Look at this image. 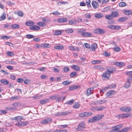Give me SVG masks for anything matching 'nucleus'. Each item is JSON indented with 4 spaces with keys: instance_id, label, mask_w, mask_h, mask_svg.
<instances>
[{
    "instance_id": "1",
    "label": "nucleus",
    "mask_w": 132,
    "mask_h": 132,
    "mask_svg": "<svg viewBox=\"0 0 132 132\" xmlns=\"http://www.w3.org/2000/svg\"><path fill=\"white\" fill-rule=\"evenodd\" d=\"M104 116L103 115H98L94 117L91 119L88 120L89 122L92 123L94 122L95 120H98L102 118Z\"/></svg>"
},
{
    "instance_id": "2",
    "label": "nucleus",
    "mask_w": 132,
    "mask_h": 132,
    "mask_svg": "<svg viewBox=\"0 0 132 132\" xmlns=\"http://www.w3.org/2000/svg\"><path fill=\"white\" fill-rule=\"evenodd\" d=\"M110 73L109 72L104 73L102 75V78L103 80L108 79L110 77Z\"/></svg>"
},
{
    "instance_id": "3",
    "label": "nucleus",
    "mask_w": 132,
    "mask_h": 132,
    "mask_svg": "<svg viewBox=\"0 0 132 132\" xmlns=\"http://www.w3.org/2000/svg\"><path fill=\"white\" fill-rule=\"evenodd\" d=\"M70 112L69 111H64L56 113L55 114V115L56 116L59 117L64 116L69 114Z\"/></svg>"
},
{
    "instance_id": "4",
    "label": "nucleus",
    "mask_w": 132,
    "mask_h": 132,
    "mask_svg": "<svg viewBox=\"0 0 132 132\" xmlns=\"http://www.w3.org/2000/svg\"><path fill=\"white\" fill-rule=\"evenodd\" d=\"M119 109L123 112H129L131 110V108L128 106L127 107H122L120 108Z\"/></svg>"
},
{
    "instance_id": "5",
    "label": "nucleus",
    "mask_w": 132,
    "mask_h": 132,
    "mask_svg": "<svg viewBox=\"0 0 132 132\" xmlns=\"http://www.w3.org/2000/svg\"><path fill=\"white\" fill-rule=\"evenodd\" d=\"M28 122L27 121H20L18 123H16L15 125L18 126H26L28 124Z\"/></svg>"
},
{
    "instance_id": "6",
    "label": "nucleus",
    "mask_w": 132,
    "mask_h": 132,
    "mask_svg": "<svg viewBox=\"0 0 132 132\" xmlns=\"http://www.w3.org/2000/svg\"><path fill=\"white\" fill-rule=\"evenodd\" d=\"M85 128V126L83 124L80 123L78 125L77 127L75 129L76 131L81 130Z\"/></svg>"
},
{
    "instance_id": "7",
    "label": "nucleus",
    "mask_w": 132,
    "mask_h": 132,
    "mask_svg": "<svg viewBox=\"0 0 132 132\" xmlns=\"http://www.w3.org/2000/svg\"><path fill=\"white\" fill-rule=\"evenodd\" d=\"M52 119L50 118H48L42 120L40 123L42 124H45L51 122Z\"/></svg>"
},
{
    "instance_id": "8",
    "label": "nucleus",
    "mask_w": 132,
    "mask_h": 132,
    "mask_svg": "<svg viewBox=\"0 0 132 132\" xmlns=\"http://www.w3.org/2000/svg\"><path fill=\"white\" fill-rule=\"evenodd\" d=\"M118 12L119 11L117 10L113 11L111 13V15L112 16L113 18L118 17L119 16Z\"/></svg>"
},
{
    "instance_id": "9",
    "label": "nucleus",
    "mask_w": 132,
    "mask_h": 132,
    "mask_svg": "<svg viewBox=\"0 0 132 132\" xmlns=\"http://www.w3.org/2000/svg\"><path fill=\"white\" fill-rule=\"evenodd\" d=\"M115 93L116 92L114 90H110L109 91L106 93V95L107 97H109L111 96L114 95Z\"/></svg>"
},
{
    "instance_id": "10",
    "label": "nucleus",
    "mask_w": 132,
    "mask_h": 132,
    "mask_svg": "<svg viewBox=\"0 0 132 132\" xmlns=\"http://www.w3.org/2000/svg\"><path fill=\"white\" fill-rule=\"evenodd\" d=\"M106 70L110 74L113 73V72L116 70V69L113 67H111L109 68H106Z\"/></svg>"
},
{
    "instance_id": "11",
    "label": "nucleus",
    "mask_w": 132,
    "mask_h": 132,
    "mask_svg": "<svg viewBox=\"0 0 132 132\" xmlns=\"http://www.w3.org/2000/svg\"><path fill=\"white\" fill-rule=\"evenodd\" d=\"M131 129V128L130 127H125L123 128L121 130L118 131V132H127L129 130Z\"/></svg>"
},
{
    "instance_id": "12",
    "label": "nucleus",
    "mask_w": 132,
    "mask_h": 132,
    "mask_svg": "<svg viewBox=\"0 0 132 132\" xmlns=\"http://www.w3.org/2000/svg\"><path fill=\"white\" fill-rule=\"evenodd\" d=\"M40 27L36 25H34L30 27V29L31 30H38L40 29Z\"/></svg>"
},
{
    "instance_id": "13",
    "label": "nucleus",
    "mask_w": 132,
    "mask_h": 132,
    "mask_svg": "<svg viewBox=\"0 0 132 132\" xmlns=\"http://www.w3.org/2000/svg\"><path fill=\"white\" fill-rule=\"evenodd\" d=\"M127 20V18L126 17H122L119 18L118 20V21L119 22H124Z\"/></svg>"
},
{
    "instance_id": "14",
    "label": "nucleus",
    "mask_w": 132,
    "mask_h": 132,
    "mask_svg": "<svg viewBox=\"0 0 132 132\" xmlns=\"http://www.w3.org/2000/svg\"><path fill=\"white\" fill-rule=\"evenodd\" d=\"M71 68L75 71H78L80 70L79 67L76 65H73L71 67Z\"/></svg>"
},
{
    "instance_id": "15",
    "label": "nucleus",
    "mask_w": 132,
    "mask_h": 132,
    "mask_svg": "<svg viewBox=\"0 0 132 132\" xmlns=\"http://www.w3.org/2000/svg\"><path fill=\"white\" fill-rule=\"evenodd\" d=\"M93 89V88H88L86 94L87 95H89L92 94Z\"/></svg>"
},
{
    "instance_id": "16",
    "label": "nucleus",
    "mask_w": 132,
    "mask_h": 132,
    "mask_svg": "<svg viewBox=\"0 0 132 132\" xmlns=\"http://www.w3.org/2000/svg\"><path fill=\"white\" fill-rule=\"evenodd\" d=\"M1 82L5 85H8L9 83V82L5 79H2L0 80Z\"/></svg>"
},
{
    "instance_id": "17",
    "label": "nucleus",
    "mask_w": 132,
    "mask_h": 132,
    "mask_svg": "<svg viewBox=\"0 0 132 132\" xmlns=\"http://www.w3.org/2000/svg\"><path fill=\"white\" fill-rule=\"evenodd\" d=\"M116 86L115 84H112V85H109L108 86L105 87V89H111L112 88H114Z\"/></svg>"
},
{
    "instance_id": "18",
    "label": "nucleus",
    "mask_w": 132,
    "mask_h": 132,
    "mask_svg": "<svg viewBox=\"0 0 132 132\" xmlns=\"http://www.w3.org/2000/svg\"><path fill=\"white\" fill-rule=\"evenodd\" d=\"M22 117H21L20 116H19L17 117H14L13 118V120H17V121H20L22 119Z\"/></svg>"
},
{
    "instance_id": "19",
    "label": "nucleus",
    "mask_w": 132,
    "mask_h": 132,
    "mask_svg": "<svg viewBox=\"0 0 132 132\" xmlns=\"http://www.w3.org/2000/svg\"><path fill=\"white\" fill-rule=\"evenodd\" d=\"M58 22L60 23L64 22L67 21V19L65 18H60L58 19Z\"/></svg>"
},
{
    "instance_id": "20",
    "label": "nucleus",
    "mask_w": 132,
    "mask_h": 132,
    "mask_svg": "<svg viewBox=\"0 0 132 132\" xmlns=\"http://www.w3.org/2000/svg\"><path fill=\"white\" fill-rule=\"evenodd\" d=\"M97 44L94 43L91 45V48L92 51H94L97 48Z\"/></svg>"
},
{
    "instance_id": "21",
    "label": "nucleus",
    "mask_w": 132,
    "mask_h": 132,
    "mask_svg": "<svg viewBox=\"0 0 132 132\" xmlns=\"http://www.w3.org/2000/svg\"><path fill=\"white\" fill-rule=\"evenodd\" d=\"M115 65L118 66L122 67L125 65V64L123 62H116L115 63Z\"/></svg>"
},
{
    "instance_id": "22",
    "label": "nucleus",
    "mask_w": 132,
    "mask_h": 132,
    "mask_svg": "<svg viewBox=\"0 0 132 132\" xmlns=\"http://www.w3.org/2000/svg\"><path fill=\"white\" fill-rule=\"evenodd\" d=\"M81 35L87 37L91 36L92 34L90 33L86 32L82 33Z\"/></svg>"
},
{
    "instance_id": "23",
    "label": "nucleus",
    "mask_w": 132,
    "mask_h": 132,
    "mask_svg": "<svg viewBox=\"0 0 132 132\" xmlns=\"http://www.w3.org/2000/svg\"><path fill=\"white\" fill-rule=\"evenodd\" d=\"M49 100L48 99H43L40 101V104H44L47 103L48 102Z\"/></svg>"
},
{
    "instance_id": "24",
    "label": "nucleus",
    "mask_w": 132,
    "mask_h": 132,
    "mask_svg": "<svg viewBox=\"0 0 132 132\" xmlns=\"http://www.w3.org/2000/svg\"><path fill=\"white\" fill-rule=\"evenodd\" d=\"M92 4L93 6L95 9H96L98 7V4L95 1L92 2Z\"/></svg>"
},
{
    "instance_id": "25",
    "label": "nucleus",
    "mask_w": 132,
    "mask_h": 132,
    "mask_svg": "<svg viewBox=\"0 0 132 132\" xmlns=\"http://www.w3.org/2000/svg\"><path fill=\"white\" fill-rule=\"evenodd\" d=\"M131 83L128 81H127L125 84L124 87L126 88H128L131 85Z\"/></svg>"
},
{
    "instance_id": "26",
    "label": "nucleus",
    "mask_w": 132,
    "mask_h": 132,
    "mask_svg": "<svg viewBox=\"0 0 132 132\" xmlns=\"http://www.w3.org/2000/svg\"><path fill=\"white\" fill-rule=\"evenodd\" d=\"M54 48L56 50H61L64 48V47L61 45H57L54 47Z\"/></svg>"
},
{
    "instance_id": "27",
    "label": "nucleus",
    "mask_w": 132,
    "mask_h": 132,
    "mask_svg": "<svg viewBox=\"0 0 132 132\" xmlns=\"http://www.w3.org/2000/svg\"><path fill=\"white\" fill-rule=\"evenodd\" d=\"M94 68L95 69H97L98 70H103L104 68L101 66L99 65L95 66L94 67Z\"/></svg>"
},
{
    "instance_id": "28",
    "label": "nucleus",
    "mask_w": 132,
    "mask_h": 132,
    "mask_svg": "<svg viewBox=\"0 0 132 132\" xmlns=\"http://www.w3.org/2000/svg\"><path fill=\"white\" fill-rule=\"evenodd\" d=\"M77 88V86L73 85L70 87L69 88V90H73Z\"/></svg>"
},
{
    "instance_id": "29",
    "label": "nucleus",
    "mask_w": 132,
    "mask_h": 132,
    "mask_svg": "<svg viewBox=\"0 0 132 132\" xmlns=\"http://www.w3.org/2000/svg\"><path fill=\"white\" fill-rule=\"evenodd\" d=\"M123 13L126 15H129L131 14V11L129 10H124L123 11Z\"/></svg>"
},
{
    "instance_id": "30",
    "label": "nucleus",
    "mask_w": 132,
    "mask_h": 132,
    "mask_svg": "<svg viewBox=\"0 0 132 132\" xmlns=\"http://www.w3.org/2000/svg\"><path fill=\"white\" fill-rule=\"evenodd\" d=\"M34 23L31 21H29L26 22L25 24L27 26H31L34 24Z\"/></svg>"
},
{
    "instance_id": "31",
    "label": "nucleus",
    "mask_w": 132,
    "mask_h": 132,
    "mask_svg": "<svg viewBox=\"0 0 132 132\" xmlns=\"http://www.w3.org/2000/svg\"><path fill=\"white\" fill-rule=\"evenodd\" d=\"M105 108L104 106H101L100 107H96V109L98 111H102Z\"/></svg>"
},
{
    "instance_id": "32",
    "label": "nucleus",
    "mask_w": 132,
    "mask_h": 132,
    "mask_svg": "<svg viewBox=\"0 0 132 132\" xmlns=\"http://www.w3.org/2000/svg\"><path fill=\"white\" fill-rule=\"evenodd\" d=\"M11 26L13 28L15 29H18L20 27L17 24H13Z\"/></svg>"
},
{
    "instance_id": "33",
    "label": "nucleus",
    "mask_w": 132,
    "mask_h": 132,
    "mask_svg": "<svg viewBox=\"0 0 132 132\" xmlns=\"http://www.w3.org/2000/svg\"><path fill=\"white\" fill-rule=\"evenodd\" d=\"M6 54L8 56H11L14 55L13 53L11 51H7Z\"/></svg>"
},
{
    "instance_id": "34",
    "label": "nucleus",
    "mask_w": 132,
    "mask_h": 132,
    "mask_svg": "<svg viewBox=\"0 0 132 132\" xmlns=\"http://www.w3.org/2000/svg\"><path fill=\"white\" fill-rule=\"evenodd\" d=\"M68 126V125H59L57 126V127L60 129H63L67 127Z\"/></svg>"
},
{
    "instance_id": "35",
    "label": "nucleus",
    "mask_w": 132,
    "mask_h": 132,
    "mask_svg": "<svg viewBox=\"0 0 132 132\" xmlns=\"http://www.w3.org/2000/svg\"><path fill=\"white\" fill-rule=\"evenodd\" d=\"M119 5L120 7H122L125 6L126 4L124 2H121L119 3Z\"/></svg>"
},
{
    "instance_id": "36",
    "label": "nucleus",
    "mask_w": 132,
    "mask_h": 132,
    "mask_svg": "<svg viewBox=\"0 0 132 132\" xmlns=\"http://www.w3.org/2000/svg\"><path fill=\"white\" fill-rule=\"evenodd\" d=\"M66 32L68 33H71L73 32V30L70 28H68L65 30Z\"/></svg>"
},
{
    "instance_id": "37",
    "label": "nucleus",
    "mask_w": 132,
    "mask_h": 132,
    "mask_svg": "<svg viewBox=\"0 0 132 132\" xmlns=\"http://www.w3.org/2000/svg\"><path fill=\"white\" fill-rule=\"evenodd\" d=\"M105 17L106 19L109 20H111L113 18L112 16L111 15V13L110 15H106Z\"/></svg>"
},
{
    "instance_id": "38",
    "label": "nucleus",
    "mask_w": 132,
    "mask_h": 132,
    "mask_svg": "<svg viewBox=\"0 0 132 132\" xmlns=\"http://www.w3.org/2000/svg\"><path fill=\"white\" fill-rule=\"evenodd\" d=\"M37 24L39 26L43 27L45 26V24L44 23L41 22H38Z\"/></svg>"
},
{
    "instance_id": "39",
    "label": "nucleus",
    "mask_w": 132,
    "mask_h": 132,
    "mask_svg": "<svg viewBox=\"0 0 132 132\" xmlns=\"http://www.w3.org/2000/svg\"><path fill=\"white\" fill-rule=\"evenodd\" d=\"M98 104L104 103L106 102V101L105 100H98Z\"/></svg>"
},
{
    "instance_id": "40",
    "label": "nucleus",
    "mask_w": 132,
    "mask_h": 132,
    "mask_svg": "<svg viewBox=\"0 0 132 132\" xmlns=\"http://www.w3.org/2000/svg\"><path fill=\"white\" fill-rule=\"evenodd\" d=\"M43 47L45 48H49L51 47V45L49 44L46 43L43 45Z\"/></svg>"
},
{
    "instance_id": "41",
    "label": "nucleus",
    "mask_w": 132,
    "mask_h": 132,
    "mask_svg": "<svg viewBox=\"0 0 132 132\" xmlns=\"http://www.w3.org/2000/svg\"><path fill=\"white\" fill-rule=\"evenodd\" d=\"M74 102V100L73 99H72L70 101H67L66 103V104H69V105H71Z\"/></svg>"
},
{
    "instance_id": "42",
    "label": "nucleus",
    "mask_w": 132,
    "mask_h": 132,
    "mask_svg": "<svg viewBox=\"0 0 132 132\" xmlns=\"http://www.w3.org/2000/svg\"><path fill=\"white\" fill-rule=\"evenodd\" d=\"M61 34V32L59 30H56L54 33V34L55 35H59Z\"/></svg>"
},
{
    "instance_id": "43",
    "label": "nucleus",
    "mask_w": 132,
    "mask_h": 132,
    "mask_svg": "<svg viewBox=\"0 0 132 132\" xmlns=\"http://www.w3.org/2000/svg\"><path fill=\"white\" fill-rule=\"evenodd\" d=\"M79 104L78 103H75L73 106V107L75 109H78L79 107Z\"/></svg>"
},
{
    "instance_id": "44",
    "label": "nucleus",
    "mask_w": 132,
    "mask_h": 132,
    "mask_svg": "<svg viewBox=\"0 0 132 132\" xmlns=\"http://www.w3.org/2000/svg\"><path fill=\"white\" fill-rule=\"evenodd\" d=\"M0 20H4L6 18V14L4 13L0 17Z\"/></svg>"
},
{
    "instance_id": "45",
    "label": "nucleus",
    "mask_w": 132,
    "mask_h": 132,
    "mask_svg": "<svg viewBox=\"0 0 132 132\" xmlns=\"http://www.w3.org/2000/svg\"><path fill=\"white\" fill-rule=\"evenodd\" d=\"M26 37L28 39H31L34 38V35H31L28 34L26 35Z\"/></svg>"
},
{
    "instance_id": "46",
    "label": "nucleus",
    "mask_w": 132,
    "mask_h": 132,
    "mask_svg": "<svg viewBox=\"0 0 132 132\" xmlns=\"http://www.w3.org/2000/svg\"><path fill=\"white\" fill-rule=\"evenodd\" d=\"M42 46L40 44H35L34 45V47L35 48H39L42 47Z\"/></svg>"
},
{
    "instance_id": "47",
    "label": "nucleus",
    "mask_w": 132,
    "mask_h": 132,
    "mask_svg": "<svg viewBox=\"0 0 132 132\" xmlns=\"http://www.w3.org/2000/svg\"><path fill=\"white\" fill-rule=\"evenodd\" d=\"M76 21L75 20H71L69 21V22L70 23V24H76Z\"/></svg>"
},
{
    "instance_id": "48",
    "label": "nucleus",
    "mask_w": 132,
    "mask_h": 132,
    "mask_svg": "<svg viewBox=\"0 0 132 132\" xmlns=\"http://www.w3.org/2000/svg\"><path fill=\"white\" fill-rule=\"evenodd\" d=\"M84 113L85 116L86 117L90 116L92 114V113L89 112H86Z\"/></svg>"
},
{
    "instance_id": "49",
    "label": "nucleus",
    "mask_w": 132,
    "mask_h": 132,
    "mask_svg": "<svg viewBox=\"0 0 132 132\" xmlns=\"http://www.w3.org/2000/svg\"><path fill=\"white\" fill-rule=\"evenodd\" d=\"M107 27L109 28H110L112 29H115V26L113 25H110L107 26Z\"/></svg>"
},
{
    "instance_id": "50",
    "label": "nucleus",
    "mask_w": 132,
    "mask_h": 132,
    "mask_svg": "<svg viewBox=\"0 0 132 132\" xmlns=\"http://www.w3.org/2000/svg\"><path fill=\"white\" fill-rule=\"evenodd\" d=\"M58 4L61 5V4H68V2H59L58 3Z\"/></svg>"
},
{
    "instance_id": "51",
    "label": "nucleus",
    "mask_w": 132,
    "mask_h": 132,
    "mask_svg": "<svg viewBox=\"0 0 132 132\" xmlns=\"http://www.w3.org/2000/svg\"><path fill=\"white\" fill-rule=\"evenodd\" d=\"M77 74L76 72L74 71L71 72L70 74V76L71 77H73L75 76Z\"/></svg>"
},
{
    "instance_id": "52",
    "label": "nucleus",
    "mask_w": 132,
    "mask_h": 132,
    "mask_svg": "<svg viewBox=\"0 0 132 132\" xmlns=\"http://www.w3.org/2000/svg\"><path fill=\"white\" fill-rule=\"evenodd\" d=\"M100 62L101 61L99 60H93L92 61V63L93 64H98L100 63Z\"/></svg>"
},
{
    "instance_id": "53",
    "label": "nucleus",
    "mask_w": 132,
    "mask_h": 132,
    "mask_svg": "<svg viewBox=\"0 0 132 132\" xmlns=\"http://www.w3.org/2000/svg\"><path fill=\"white\" fill-rule=\"evenodd\" d=\"M10 38V36H3L1 37V38L3 39H9Z\"/></svg>"
},
{
    "instance_id": "54",
    "label": "nucleus",
    "mask_w": 132,
    "mask_h": 132,
    "mask_svg": "<svg viewBox=\"0 0 132 132\" xmlns=\"http://www.w3.org/2000/svg\"><path fill=\"white\" fill-rule=\"evenodd\" d=\"M124 114V118H126L130 116V115L129 113H123Z\"/></svg>"
},
{
    "instance_id": "55",
    "label": "nucleus",
    "mask_w": 132,
    "mask_h": 132,
    "mask_svg": "<svg viewBox=\"0 0 132 132\" xmlns=\"http://www.w3.org/2000/svg\"><path fill=\"white\" fill-rule=\"evenodd\" d=\"M86 3L87 5L88 6H91L90 4V0H86Z\"/></svg>"
},
{
    "instance_id": "56",
    "label": "nucleus",
    "mask_w": 132,
    "mask_h": 132,
    "mask_svg": "<svg viewBox=\"0 0 132 132\" xmlns=\"http://www.w3.org/2000/svg\"><path fill=\"white\" fill-rule=\"evenodd\" d=\"M23 79L22 78H19L17 79V81L19 83H21L23 82Z\"/></svg>"
},
{
    "instance_id": "57",
    "label": "nucleus",
    "mask_w": 132,
    "mask_h": 132,
    "mask_svg": "<svg viewBox=\"0 0 132 132\" xmlns=\"http://www.w3.org/2000/svg\"><path fill=\"white\" fill-rule=\"evenodd\" d=\"M71 82H69L67 81H65L62 82V84L64 85H66L70 84Z\"/></svg>"
},
{
    "instance_id": "58",
    "label": "nucleus",
    "mask_w": 132,
    "mask_h": 132,
    "mask_svg": "<svg viewBox=\"0 0 132 132\" xmlns=\"http://www.w3.org/2000/svg\"><path fill=\"white\" fill-rule=\"evenodd\" d=\"M114 50L116 52H118L120 51V49L119 47H114Z\"/></svg>"
},
{
    "instance_id": "59",
    "label": "nucleus",
    "mask_w": 132,
    "mask_h": 132,
    "mask_svg": "<svg viewBox=\"0 0 132 132\" xmlns=\"http://www.w3.org/2000/svg\"><path fill=\"white\" fill-rule=\"evenodd\" d=\"M19 99V97L17 96L12 97L11 98V100H18Z\"/></svg>"
},
{
    "instance_id": "60",
    "label": "nucleus",
    "mask_w": 132,
    "mask_h": 132,
    "mask_svg": "<svg viewBox=\"0 0 132 132\" xmlns=\"http://www.w3.org/2000/svg\"><path fill=\"white\" fill-rule=\"evenodd\" d=\"M124 114H122L117 116V117L119 118H124Z\"/></svg>"
},
{
    "instance_id": "61",
    "label": "nucleus",
    "mask_w": 132,
    "mask_h": 132,
    "mask_svg": "<svg viewBox=\"0 0 132 132\" xmlns=\"http://www.w3.org/2000/svg\"><path fill=\"white\" fill-rule=\"evenodd\" d=\"M110 6H108L104 8V11L105 12H106L108 11L110 9Z\"/></svg>"
},
{
    "instance_id": "62",
    "label": "nucleus",
    "mask_w": 132,
    "mask_h": 132,
    "mask_svg": "<svg viewBox=\"0 0 132 132\" xmlns=\"http://www.w3.org/2000/svg\"><path fill=\"white\" fill-rule=\"evenodd\" d=\"M95 17L97 18H100L102 17V16L99 14H96L95 15Z\"/></svg>"
},
{
    "instance_id": "63",
    "label": "nucleus",
    "mask_w": 132,
    "mask_h": 132,
    "mask_svg": "<svg viewBox=\"0 0 132 132\" xmlns=\"http://www.w3.org/2000/svg\"><path fill=\"white\" fill-rule=\"evenodd\" d=\"M57 97V96L56 95H54L50 96V98L51 99L55 100L56 98Z\"/></svg>"
},
{
    "instance_id": "64",
    "label": "nucleus",
    "mask_w": 132,
    "mask_h": 132,
    "mask_svg": "<svg viewBox=\"0 0 132 132\" xmlns=\"http://www.w3.org/2000/svg\"><path fill=\"white\" fill-rule=\"evenodd\" d=\"M30 82V81L28 79H27L25 80L24 81V83L25 84H29Z\"/></svg>"
}]
</instances>
